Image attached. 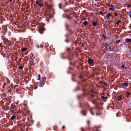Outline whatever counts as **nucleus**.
I'll return each mask as SVG.
<instances>
[{
    "label": "nucleus",
    "mask_w": 131,
    "mask_h": 131,
    "mask_svg": "<svg viewBox=\"0 0 131 131\" xmlns=\"http://www.w3.org/2000/svg\"><path fill=\"white\" fill-rule=\"evenodd\" d=\"M16 108L15 106L14 105H11V107L10 108V110L11 111L12 113L15 114L14 111L15 109Z\"/></svg>",
    "instance_id": "nucleus-1"
},
{
    "label": "nucleus",
    "mask_w": 131,
    "mask_h": 131,
    "mask_svg": "<svg viewBox=\"0 0 131 131\" xmlns=\"http://www.w3.org/2000/svg\"><path fill=\"white\" fill-rule=\"evenodd\" d=\"M89 64L91 66H93L94 64L93 62V60L90 59L89 58L88 61Z\"/></svg>",
    "instance_id": "nucleus-2"
},
{
    "label": "nucleus",
    "mask_w": 131,
    "mask_h": 131,
    "mask_svg": "<svg viewBox=\"0 0 131 131\" xmlns=\"http://www.w3.org/2000/svg\"><path fill=\"white\" fill-rule=\"evenodd\" d=\"M44 28L43 27H41L39 29V32L40 33L42 34L43 33V31L45 30Z\"/></svg>",
    "instance_id": "nucleus-3"
},
{
    "label": "nucleus",
    "mask_w": 131,
    "mask_h": 131,
    "mask_svg": "<svg viewBox=\"0 0 131 131\" xmlns=\"http://www.w3.org/2000/svg\"><path fill=\"white\" fill-rule=\"evenodd\" d=\"M109 9L110 10H114V8L113 5H111L110 6H109Z\"/></svg>",
    "instance_id": "nucleus-4"
},
{
    "label": "nucleus",
    "mask_w": 131,
    "mask_h": 131,
    "mask_svg": "<svg viewBox=\"0 0 131 131\" xmlns=\"http://www.w3.org/2000/svg\"><path fill=\"white\" fill-rule=\"evenodd\" d=\"M128 83H123L122 84V85L123 87H126L128 86Z\"/></svg>",
    "instance_id": "nucleus-5"
},
{
    "label": "nucleus",
    "mask_w": 131,
    "mask_h": 131,
    "mask_svg": "<svg viewBox=\"0 0 131 131\" xmlns=\"http://www.w3.org/2000/svg\"><path fill=\"white\" fill-rule=\"evenodd\" d=\"M125 41L127 42H131V39L126 38L125 39Z\"/></svg>",
    "instance_id": "nucleus-6"
},
{
    "label": "nucleus",
    "mask_w": 131,
    "mask_h": 131,
    "mask_svg": "<svg viewBox=\"0 0 131 131\" xmlns=\"http://www.w3.org/2000/svg\"><path fill=\"white\" fill-rule=\"evenodd\" d=\"M112 14L111 13H109L107 15V17L108 19H109L110 17L111 16Z\"/></svg>",
    "instance_id": "nucleus-7"
},
{
    "label": "nucleus",
    "mask_w": 131,
    "mask_h": 131,
    "mask_svg": "<svg viewBox=\"0 0 131 131\" xmlns=\"http://www.w3.org/2000/svg\"><path fill=\"white\" fill-rule=\"evenodd\" d=\"M87 124L88 125V127L86 129H89V128H90L89 126V124H90V122L89 121H87Z\"/></svg>",
    "instance_id": "nucleus-8"
},
{
    "label": "nucleus",
    "mask_w": 131,
    "mask_h": 131,
    "mask_svg": "<svg viewBox=\"0 0 131 131\" xmlns=\"http://www.w3.org/2000/svg\"><path fill=\"white\" fill-rule=\"evenodd\" d=\"M83 24L84 26H86L88 24V23L87 21H85L83 23Z\"/></svg>",
    "instance_id": "nucleus-9"
},
{
    "label": "nucleus",
    "mask_w": 131,
    "mask_h": 131,
    "mask_svg": "<svg viewBox=\"0 0 131 131\" xmlns=\"http://www.w3.org/2000/svg\"><path fill=\"white\" fill-rule=\"evenodd\" d=\"M26 48H24L21 49V51L22 52H24L27 50Z\"/></svg>",
    "instance_id": "nucleus-10"
},
{
    "label": "nucleus",
    "mask_w": 131,
    "mask_h": 131,
    "mask_svg": "<svg viewBox=\"0 0 131 131\" xmlns=\"http://www.w3.org/2000/svg\"><path fill=\"white\" fill-rule=\"evenodd\" d=\"M117 100L119 101H120L122 99V96H120L117 97Z\"/></svg>",
    "instance_id": "nucleus-11"
},
{
    "label": "nucleus",
    "mask_w": 131,
    "mask_h": 131,
    "mask_svg": "<svg viewBox=\"0 0 131 131\" xmlns=\"http://www.w3.org/2000/svg\"><path fill=\"white\" fill-rule=\"evenodd\" d=\"M16 118V117L14 115H13L12 116L11 118V119L12 120H14Z\"/></svg>",
    "instance_id": "nucleus-12"
},
{
    "label": "nucleus",
    "mask_w": 131,
    "mask_h": 131,
    "mask_svg": "<svg viewBox=\"0 0 131 131\" xmlns=\"http://www.w3.org/2000/svg\"><path fill=\"white\" fill-rule=\"evenodd\" d=\"M121 21L120 20H118L116 22V24L117 25H118L119 23H121Z\"/></svg>",
    "instance_id": "nucleus-13"
},
{
    "label": "nucleus",
    "mask_w": 131,
    "mask_h": 131,
    "mask_svg": "<svg viewBox=\"0 0 131 131\" xmlns=\"http://www.w3.org/2000/svg\"><path fill=\"white\" fill-rule=\"evenodd\" d=\"M92 25L94 26H96L97 25V24L95 22H93L92 23Z\"/></svg>",
    "instance_id": "nucleus-14"
},
{
    "label": "nucleus",
    "mask_w": 131,
    "mask_h": 131,
    "mask_svg": "<svg viewBox=\"0 0 131 131\" xmlns=\"http://www.w3.org/2000/svg\"><path fill=\"white\" fill-rule=\"evenodd\" d=\"M81 113L83 115H86V113L85 112H83V111H81Z\"/></svg>",
    "instance_id": "nucleus-15"
},
{
    "label": "nucleus",
    "mask_w": 131,
    "mask_h": 131,
    "mask_svg": "<svg viewBox=\"0 0 131 131\" xmlns=\"http://www.w3.org/2000/svg\"><path fill=\"white\" fill-rule=\"evenodd\" d=\"M126 96L127 97H128L129 96L130 94V92H127L126 93Z\"/></svg>",
    "instance_id": "nucleus-16"
},
{
    "label": "nucleus",
    "mask_w": 131,
    "mask_h": 131,
    "mask_svg": "<svg viewBox=\"0 0 131 131\" xmlns=\"http://www.w3.org/2000/svg\"><path fill=\"white\" fill-rule=\"evenodd\" d=\"M43 3H40L38 4V5L40 7H42L43 6Z\"/></svg>",
    "instance_id": "nucleus-17"
},
{
    "label": "nucleus",
    "mask_w": 131,
    "mask_h": 131,
    "mask_svg": "<svg viewBox=\"0 0 131 131\" xmlns=\"http://www.w3.org/2000/svg\"><path fill=\"white\" fill-rule=\"evenodd\" d=\"M38 78L37 79V80H39L40 79V74L38 75Z\"/></svg>",
    "instance_id": "nucleus-18"
},
{
    "label": "nucleus",
    "mask_w": 131,
    "mask_h": 131,
    "mask_svg": "<svg viewBox=\"0 0 131 131\" xmlns=\"http://www.w3.org/2000/svg\"><path fill=\"white\" fill-rule=\"evenodd\" d=\"M101 97L102 99H107V97L106 96L104 97L103 96H101Z\"/></svg>",
    "instance_id": "nucleus-19"
},
{
    "label": "nucleus",
    "mask_w": 131,
    "mask_h": 131,
    "mask_svg": "<svg viewBox=\"0 0 131 131\" xmlns=\"http://www.w3.org/2000/svg\"><path fill=\"white\" fill-rule=\"evenodd\" d=\"M19 69H20L21 70L23 69V67L21 66H19L18 67Z\"/></svg>",
    "instance_id": "nucleus-20"
},
{
    "label": "nucleus",
    "mask_w": 131,
    "mask_h": 131,
    "mask_svg": "<svg viewBox=\"0 0 131 131\" xmlns=\"http://www.w3.org/2000/svg\"><path fill=\"white\" fill-rule=\"evenodd\" d=\"M36 4H38V5L40 3H39V2L37 1H36Z\"/></svg>",
    "instance_id": "nucleus-21"
},
{
    "label": "nucleus",
    "mask_w": 131,
    "mask_h": 131,
    "mask_svg": "<svg viewBox=\"0 0 131 131\" xmlns=\"http://www.w3.org/2000/svg\"><path fill=\"white\" fill-rule=\"evenodd\" d=\"M114 14L115 15V16H117L118 15L116 13H114Z\"/></svg>",
    "instance_id": "nucleus-22"
},
{
    "label": "nucleus",
    "mask_w": 131,
    "mask_h": 131,
    "mask_svg": "<svg viewBox=\"0 0 131 131\" xmlns=\"http://www.w3.org/2000/svg\"><path fill=\"white\" fill-rule=\"evenodd\" d=\"M36 46L38 48H39V45H36Z\"/></svg>",
    "instance_id": "nucleus-23"
},
{
    "label": "nucleus",
    "mask_w": 131,
    "mask_h": 131,
    "mask_svg": "<svg viewBox=\"0 0 131 131\" xmlns=\"http://www.w3.org/2000/svg\"><path fill=\"white\" fill-rule=\"evenodd\" d=\"M83 20H84L86 19V18H85L84 17H82V19Z\"/></svg>",
    "instance_id": "nucleus-24"
},
{
    "label": "nucleus",
    "mask_w": 131,
    "mask_h": 131,
    "mask_svg": "<svg viewBox=\"0 0 131 131\" xmlns=\"http://www.w3.org/2000/svg\"><path fill=\"white\" fill-rule=\"evenodd\" d=\"M121 41L119 40H118L117 41V43H118L119 42H120Z\"/></svg>",
    "instance_id": "nucleus-25"
},
{
    "label": "nucleus",
    "mask_w": 131,
    "mask_h": 131,
    "mask_svg": "<svg viewBox=\"0 0 131 131\" xmlns=\"http://www.w3.org/2000/svg\"><path fill=\"white\" fill-rule=\"evenodd\" d=\"M131 6V5H129L127 6V7H130Z\"/></svg>",
    "instance_id": "nucleus-26"
},
{
    "label": "nucleus",
    "mask_w": 131,
    "mask_h": 131,
    "mask_svg": "<svg viewBox=\"0 0 131 131\" xmlns=\"http://www.w3.org/2000/svg\"><path fill=\"white\" fill-rule=\"evenodd\" d=\"M100 14L101 15H102L103 14V12H100Z\"/></svg>",
    "instance_id": "nucleus-27"
},
{
    "label": "nucleus",
    "mask_w": 131,
    "mask_h": 131,
    "mask_svg": "<svg viewBox=\"0 0 131 131\" xmlns=\"http://www.w3.org/2000/svg\"><path fill=\"white\" fill-rule=\"evenodd\" d=\"M122 68H124V65H122Z\"/></svg>",
    "instance_id": "nucleus-28"
},
{
    "label": "nucleus",
    "mask_w": 131,
    "mask_h": 131,
    "mask_svg": "<svg viewBox=\"0 0 131 131\" xmlns=\"http://www.w3.org/2000/svg\"><path fill=\"white\" fill-rule=\"evenodd\" d=\"M81 129L82 130V131H84V129H83V128H81Z\"/></svg>",
    "instance_id": "nucleus-29"
},
{
    "label": "nucleus",
    "mask_w": 131,
    "mask_h": 131,
    "mask_svg": "<svg viewBox=\"0 0 131 131\" xmlns=\"http://www.w3.org/2000/svg\"><path fill=\"white\" fill-rule=\"evenodd\" d=\"M45 82V81L44 80H43L42 82V84L44 83Z\"/></svg>",
    "instance_id": "nucleus-30"
},
{
    "label": "nucleus",
    "mask_w": 131,
    "mask_h": 131,
    "mask_svg": "<svg viewBox=\"0 0 131 131\" xmlns=\"http://www.w3.org/2000/svg\"><path fill=\"white\" fill-rule=\"evenodd\" d=\"M91 96L92 97H93L94 96V95L93 94H91Z\"/></svg>",
    "instance_id": "nucleus-31"
},
{
    "label": "nucleus",
    "mask_w": 131,
    "mask_h": 131,
    "mask_svg": "<svg viewBox=\"0 0 131 131\" xmlns=\"http://www.w3.org/2000/svg\"><path fill=\"white\" fill-rule=\"evenodd\" d=\"M91 91L93 93H94V91L92 90H91Z\"/></svg>",
    "instance_id": "nucleus-32"
},
{
    "label": "nucleus",
    "mask_w": 131,
    "mask_h": 131,
    "mask_svg": "<svg viewBox=\"0 0 131 131\" xmlns=\"http://www.w3.org/2000/svg\"><path fill=\"white\" fill-rule=\"evenodd\" d=\"M129 16L131 18V14L129 15Z\"/></svg>",
    "instance_id": "nucleus-33"
},
{
    "label": "nucleus",
    "mask_w": 131,
    "mask_h": 131,
    "mask_svg": "<svg viewBox=\"0 0 131 131\" xmlns=\"http://www.w3.org/2000/svg\"><path fill=\"white\" fill-rule=\"evenodd\" d=\"M70 50V49L69 48H68L67 49V50Z\"/></svg>",
    "instance_id": "nucleus-34"
},
{
    "label": "nucleus",
    "mask_w": 131,
    "mask_h": 131,
    "mask_svg": "<svg viewBox=\"0 0 131 131\" xmlns=\"http://www.w3.org/2000/svg\"><path fill=\"white\" fill-rule=\"evenodd\" d=\"M64 127H65V126H63L62 127V128H64Z\"/></svg>",
    "instance_id": "nucleus-35"
},
{
    "label": "nucleus",
    "mask_w": 131,
    "mask_h": 131,
    "mask_svg": "<svg viewBox=\"0 0 131 131\" xmlns=\"http://www.w3.org/2000/svg\"><path fill=\"white\" fill-rule=\"evenodd\" d=\"M94 93H96V94L97 93L96 92H94Z\"/></svg>",
    "instance_id": "nucleus-36"
},
{
    "label": "nucleus",
    "mask_w": 131,
    "mask_h": 131,
    "mask_svg": "<svg viewBox=\"0 0 131 131\" xmlns=\"http://www.w3.org/2000/svg\"><path fill=\"white\" fill-rule=\"evenodd\" d=\"M10 2H11L12 1V0H9Z\"/></svg>",
    "instance_id": "nucleus-37"
},
{
    "label": "nucleus",
    "mask_w": 131,
    "mask_h": 131,
    "mask_svg": "<svg viewBox=\"0 0 131 131\" xmlns=\"http://www.w3.org/2000/svg\"><path fill=\"white\" fill-rule=\"evenodd\" d=\"M125 68V69H126L127 68V67H124Z\"/></svg>",
    "instance_id": "nucleus-38"
},
{
    "label": "nucleus",
    "mask_w": 131,
    "mask_h": 131,
    "mask_svg": "<svg viewBox=\"0 0 131 131\" xmlns=\"http://www.w3.org/2000/svg\"><path fill=\"white\" fill-rule=\"evenodd\" d=\"M130 13H131V10L130 11Z\"/></svg>",
    "instance_id": "nucleus-39"
},
{
    "label": "nucleus",
    "mask_w": 131,
    "mask_h": 131,
    "mask_svg": "<svg viewBox=\"0 0 131 131\" xmlns=\"http://www.w3.org/2000/svg\"><path fill=\"white\" fill-rule=\"evenodd\" d=\"M79 78H81V77H80Z\"/></svg>",
    "instance_id": "nucleus-40"
},
{
    "label": "nucleus",
    "mask_w": 131,
    "mask_h": 131,
    "mask_svg": "<svg viewBox=\"0 0 131 131\" xmlns=\"http://www.w3.org/2000/svg\"><path fill=\"white\" fill-rule=\"evenodd\" d=\"M104 37H105V36H104Z\"/></svg>",
    "instance_id": "nucleus-41"
}]
</instances>
